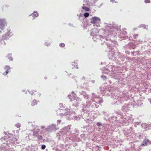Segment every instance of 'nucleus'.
Listing matches in <instances>:
<instances>
[{"label": "nucleus", "instance_id": "1", "mask_svg": "<svg viewBox=\"0 0 151 151\" xmlns=\"http://www.w3.org/2000/svg\"><path fill=\"white\" fill-rule=\"evenodd\" d=\"M91 98L90 100L86 102V104L83 103L79 105V102L81 101V99L78 97H74L73 101V105L75 106H79L81 110V114L89 115V113H87L88 111H90L91 108H97L99 106L97 104L103 102L102 99L99 97L95 93H92Z\"/></svg>", "mask_w": 151, "mask_h": 151}, {"label": "nucleus", "instance_id": "2", "mask_svg": "<svg viewBox=\"0 0 151 151\" xmlns=\"http://www.w3.org/2000/svg\"><path fill=\"white\" fill-rule=\"evenodd\" d=\"M71 129L70 126H68L65 127L59 133V136L62 137L63 138L66 137L70 139L73 141H78L84 137L85 135L84 134H81L80 136L81 139L78 137V131L75 130L76 133H72L70 132Z\"/></svg>", "mask_w": 151, "mask_h": 151}, {"label": "nucleus", "instance_id": "3", "mask_svg": "<svg viewBox=\"0 0 151 151\" xmlns=\"http://www.w3.org/2000/svg\"><path fill=\"white\" fill-rule=\"evenodd\" d=\"M60 108L56 109L55 111L56 114L58 115H59L62 116L68 114L70 115V114H74V112H71L70 111V109L66 108L62 104H60L59 105Z\"/></svg>", "mask_w": 151, "mask_h": 151}, {"label": "nucleus", "instance_id": "4", "mask_svg": "<svg viewBox=\"0 0 151 151\" xmlns=\"http://www.w3.org/2000/svg\"><path fill=\"white\" fill-rule=\"evenodd\" d=\"M111 98L114 99V104L117 105L122 104L125 101H127L128 98L126 93H125L120 96L119 95H116L114 93L112 95Z\"/></svg>", "mask_w": 151, "mask_h": 151}, {"label": "nucleus", "instance_id": "5", "mask_svg": "<svg viewBox=\"0 0 151 151\" xmlns=\"http://www.w3.org/2000/svg\"><path fill=\"white\" fill-rule=\"evenodd\" d=\"M104 25L105 26V29L104 30H105V34L106 35H114L115 34H117V31H119L120 30V28L113 27L111 24L107 25L106 23H104Z\"/></svg>", "mask_w": 151, "mask_h": 151}, {"label": "nucleus", "instance_id": "6", "mask_svg": "<svg viewBox=\"0 0 151 151\" xmlns=\"http://www.w3.org/2000/svg\"><path fill=\"white\" fill-rule=\"evenodd\" d=\"M5 137L6 138H8L6 142H8L9 141L10 143L13 144H15L16 145L19 143V142H18V138L19 137H18L15 136L12 134H10L9 136H7Z\"/></svg>", "mask_w": 151, "mask_h": 151}, {"label": "nucleus", "instance_id": "7", "mask_svg": "<svg viewBox=\"0 0 151 151\" xmlns=\"http://www.w3.org/2000/svg\"><path fill=\"white\" fill-rule=\"evenodd\" d=\"M101 91H102L105 95L109 96L110 93L113 92V88H108L106 87H103L102 86L100 87Z\"/></svg>", "mask_w": 151, "mask_h": 151}, {"label": "nucleus", "instance_id": "8", "mask_svg": "<svg viewBox=\"0 0 151 151\" xmlns=\"http://www.w3.org/2000/svg\"><path fill=\"white\" fill-rule=\"evenodd\" d=\"M12 35V33L10 32H8L5 35H3L2 37V39H0V47L1 45H5V42L4 41V40H7L9 39L10 36H11Z\"/></svg>", "mask_w": 151, "mask_h": 151}, {"label": "nucleus", "instance_id": "9", "mask_svg": "<svg viewBox=\"0 0 151 151\" xmlns=\"http://www.w3.org/2000/svg\"><path fill=\"white\" fill-rule=\"evenodd\" d=\"M9 148V146L7 144L3 143L1 145H0V151H10L8 150Z\"/></svg>", "mask_w": 151, "mask_h": 151}, {"label": "nucleus", "instance_id": "10", "mask_svg": "<svg viewBox=\"0 0 151 151\" xmlns=\"http://www.w3.org/2000/svg\"><path fill=\"white\" fill-rule=\"evenodd\" d=\"M6 25V19L5 18H0V28L3 30Z\"/></svg>", "mask_w": 151, "mask_h": 151}, {"label": "nucleus", "instance_id": "11", "mask_svg": "<svg viewBox=\"0 0 151 151\" xmlns=\"http://www.w3.org/2000/svg\"><path fill=\"white\" fill-rule=\"evenodd\" d=\"M101 22L100 19L97 17H94L91 19V23L92 24L99 23Z\"/></svg>", "mask_w": 151, "mask_h": 151}, {"label": "nucleus", "instance_id": "12", "mask_svg": "<svg viewBox=\"0 0 151 151\" xmlns=\"http://www.w3.org/2000/svg\"><path fill=\"white\" fill-rule=\"evenodd\" d=\"M56 128V125L52 124L48 126L47 128H45V129L48 132H51L54 130Z\"/></svg>", "mask_w": 151, "mask_h": 151}, {"label": "nucleus", "instance_id": "13", "mask_svg": "<svg viewBox=\"0 0 151 151\" xmlns=\"http://www.w3.org/2000/svg\"><path fill=\"white\" fill-rule=\"evenodd\" d=\"M39 131H38L36 132H35L33 134V135L35 137H37L38 139L42 140V137L41 135H39Z\"/></svg>", "mask_w": 151, "mask_h": 151}, {"label": "nucleus", "instance_id": "14", "mask_svg": "<svg viewBox=\"0 0 151 151\" xmlns=\"http://www.w3.org/2000/svg\"><path fill=\"white\" fill-rule=\"evenodd\" d=\"M129 105L124 104L122 108V111L124 112H127L129 109Z\"/></svg>", "mask_w": 151, "mask_h": 151}, {"label": "nucleus", "instance_id": "15", "mask_svg": "<svg viewBox=\"0 0 151 151\" xmlns=\"http://www.w3.org/2000/svg\"><path fill=\"white\" fill-rule=\"evenodd\" d=\"M89 5H88L87 4L83 3V6L82 7V8L83 10H85L86 11H89V9L88 7Z\"/></svg>", "mask_w": 151, "mask_h": 151}, {"label": "nucleus", "instance_id": "16", "mask_svg": "<svg viewBox=\"0 0 151 151\" xmlns=\"http://www.w3.org/2000/svg\"><path fill=\"white\" fill-rule=\"evenodd\" d=\"M126 30V29L124 28V32H123L122 33H120L119 36H120L121 37L124 38V37H125V36L127 35V32L125 31Z\"/></svg>", "mask_w": 151, "mask_h": 151}, {"label": "nucleus", "instance_id": "17", "mask_svg": "<svg viewBox=\"0 0 151 151\" xmlns=\"http://www.w3.org/2000/svg\"><path fill=\"white\" fill-rule=\"evenodd\" d=\"M80 94L81 95H82L84 97V98L86 99H88V96L86 94V93L85 91H82L80 92Z\"/></svg>", "mask_w": 151, "mask_h": 151}, {"label": "nucleus", "instance_id": "18", "mask_svg": "<svg viewBox=\"0 0 151 151\" xmlns=\"http://www.w3.org/2000/svg\"><path fill=\"white\" fill-rule=\"evenodd\" d=\"M111 76L113 78L117 79H118L119 77V74L117 73H112Z\"/></svg>", "mask_w": 151, "mask_h": 151}, {"label": "nucleus", "instance_id": "19", "mask_svg": "<svg viewBox=\"0 0 151 151\" xmlns=\"http://www.w3.org/2000/svg\"><path fill=\"white\" fill-rule=\"evenodd\" d=\"M4 69L6 70V73H3L4 75H5L8 73L9 72L8 70L10 69V67L9 65H6L4 67Z\"/></svg>", "mask_w": 151, "mask_h": 151}, {"label": "nucleus", "instance_id": "20", "mask_svg": "<svg viewBox=\"0 0 151 151\" xmlns=\"http://www.w3.org/2000/svg\"><path fill=\"white\" fill-rule=\"evenodd\" d=\"M102 37V36L101 35H95V36H93V39L94 41H96V39H98V40H99V39H100L101 41L102 40L101 38Z\"/></svg>", "mask_w": 151, "mask_h": 151}, {"label": "nucleus", "instance_id": "21", "mask_svg": "<svg viewBox=\"0 0 151 151\" xmlns=\"http://www.w3.org/2000/svg\"><path fill=\"white\" fill-rule=\"evenodd\" d=\"M150 143V141L147 139L144 140L142 144V145L143 146L144 145H147Z\"/></svg>", "mask_w": 151, "mask_h": 151}, {"label": "nucleus", "instance_id": "22", "mask_svg": "<svg viewBox=\"0 0 151 151\" xmlns=\"http://www.w3.org/2000/svg\"><path fill=\"white\" fill-rule=\"evenodd\" d=\"M38 16V14L37 11H34L32 13V17L33 19H34L35 17H37Z\"/></svg>", "mask_w": 151, "mask_h": 151}, {"label": "nucleus", "instance_id": "23", "mask_svg": "<svg viewBox=\"0 0 151 151\" xmlns=\"http://www.w3.org/2000/svg\"><path fill=\"white\" fill-rule=\"evenodd\" d=\"M31 147L28 146L26 148H23L22 150V151H31Z\"/></svg>", "mask_w": 151, "mask_h": 151}, {"label": "nucleus", "instance_id": "24", "mask_svg": "<svg viewBox=\"0 0 151 151\" xmlns=\"http://www.w3.org/2000/svg\"><path fill=\"white\" fill-rule=\"evenodd\" d=\"M132 130V127H130L129 129V131H130V132L129 131L128 132H125L124 133V135L126 136H130V135H129V134L131 133V131Z\"/></svg>", "mask_w": 151, "mask_h": 151}, {"label": "nucleus", "instance_id": "25", "mask_svg": "<svg viewBox=\"0 0 151 151\" xmlns=\"http://www.w3.org/2000/svg\"><path fill=\"white\" fill-rule=\"evenodd\" d=\"M80 118L78 116H73V117H71L70 118V119H75V120H79L80 119Z\"/></svg>", "mask_w": 151, "mask_h": 151}, {"label": "nucleus", "instance_id": "26", "mask_svg": "<svg viewBox=\"0 0 151 151\" xmlns=\"http://www.w3.org/2000/svg\"><path fill=\"white\" fill-rule=\"evenodd\" d=\"M34 99L31 102V105L32 106H34L37 104V102Z\"/></svg>", "mask_w": 151, "mask_h": 151}, {"label": "nucleus", "instance_id": "27", "mask_svg": "<svg viewBox=\"0 0 151 151\" xmlns=\"http://www.w3.org/2000/svg\"><path fill=\"white\" fill-rule=\"evenodd\" d=\"M12 55V53H9L7 55V57L8 58L9 60L10 61H13V58L11 57V56L10 57H9V56H11Z\"/></svg>", "mask_w": 151, "mask_h": 151}, {"label": "nucleus", "instance_id": "28", "mask_svg": "<svg viewBox=\"0 0 151 151\" xmlns=\"http://www.w3.org/2000/svg\"><path fill=\"white\" fill-rule=\"evenodd\" d=\"M139 27L140 28H143L144 29H147V26H146L144 24H141L139 26Z\"/></svg>", "mask_w": 151, "mask_h": 151}, {"label": "nucleus", "instance_id": "29", "mask_svg": "<svg viewBox=\"0 0 151 151\" xmlns=\"http://www.w3.org/2000/svg\"><path fill=\"white\" fill-rule=\"evenodd\" d=\"M106 44L108 46V48H109V49H111V50L112 47H111V46H110L111 44H110L109 43H108L107 42H106Z\"/></svg>", "mask_w": 151, "mask_h": 151}, {"label": "nucleus", "instance_id": "30", "mask_svg": "<svg viewBox=\"0 0 151 151\" xmlns=\"http://www.w3.org/2000/svg\"><path fill=\"white\" fill-rule=\"evenodd\" d=\"M89 15V14L88 12L85 13L84 14V16L86 18L88 17Z\"/></svg>", "mask_w": 151, "mask_h": 151}, {"label": "nucleus", "instance_id": "31", "mask_svg": "<svg viewBox=\"0 0 151 151\" xmlns=\"http://www.w3.org/2000/svg\"><path fill=\"white\" fill-rule=\"evenodd\" d=\"M141 137V135H139V137H138L137 136H136V134H134V133L133 134L132 137H134L135 138H137V137H138V138H139V137Z\"/></svg>", "mask_w": 151, "mask_h": 151}, {"label": "nucleus", "instance_id": "32", "mask_svg": "<svg viewBox=\"0 0 151 151\" xmlns=\"http://www.w3.org/2000/svg\"><path fill=\"white\" fill-rule=\"evenodd\" d=\"M15 126L17 128H19L21 126V124L19 123H17Z\"/></svg>", "mask_w": 151, "mask_h": 151}, {"label": "nucleus", "instance_id": "33", "mask_svg": "<svg viewBox=\"0 0 151 151\" xmlns=\"http://www.w3.org/2000/svg\"><path fill=\"white\" fill-rule=\"evenodd\" d=\"M96 124H97V126L99 127H101L102 125L101 123L100 122H98Z\"/></svg>", "mask_w": 151, "mask_h": 151}, {"label": "nucleus", "instance_id": "34", "mask_svg": "<svg viewBox=\"0 0 151 151\" xmlns=\"http://www.w3.org/2000/svg\"><path fill=\"white\" fill-rule=\"evenodd\" d=\"M147 124L145 123L144 124H142L141 126L143 128H145L147 127Z\"/></svg>", "mask_w": 151, "mask_h": 151}, {"label": "nucleus", "instance_id": "35", "mask_svg": "<svg viewBox=\"0 0 151 151\" xmlns=\"http://www.w3.org/2000/svg\"><path fill=\"white\" fill-rule=\"evenodd\" d=\"M85 121H86V122L88 123H90L92 122V121L91 120L89 119L88 118L86 119V120H85Z\"/></svg>", "mask_w": 151, "mask_h": 151}, {"label": "nucleus", "instance_id": "36", "mask_svg": "<svg viewBox=\"0 0 151 151\" xmlns=\"http://www.w3.org/2000/svg\"><path fill=\"white\" fill-rule=\"evenodd\" d=\"M101 78L104 80L107 79L106 76L104 75L101 76Z\"/></svg>", "mask_w": 151, "mask_h": 151}, {"label": "nucleus", "instance_id": "37", "mask_svg": "<svg viewBox=\"0 0 151 151\" xmlns=\"http://www.w3.org/2000/svg\"><path fill=\"white\" fill-rule=\"evenodd\" d=\"M88 0H84L83 1V3L86 4H87L88 5Z\"/></svg>", "mask_w": 151, "mask_h": 151}, {"label": "nucleus", "instance_id": "38", "mask_svg": "<svg viewBox=\"0 0 151 151\" xmlns=\"http://www.w3.org/2000/svg\"><path fill=\"white\" fill-rule=\"evenodd\" d=\"M140 122H136L134 124V126L136 127L137 125H139L140 124Z\"/></svg>", "mask_w": 151, "mask_h": 151}, {"label": "nucleus", "instance_id": "39", "mask_svg": "<svg viewBox=\"0 0 151 151\" xmlns=\"http://www.w3.org/2000/svg\"><path fill=\"white\" fill-rule=\"evenodd\" d=\"M46 147V146L45 145H42L41 146V149L42 150H44Z\"/></svg>", "mask_w": 151, "mask_h": 151}, {"label": "nucleus", "instance_id": "40", "mask_svg": "<svg viewBox=\"0 0 151 151\" xmlns=\"http://www.w3.org/2000/svg\"><path fill=\"white\" fill-rule=\"evenodd\" d=\"M59 46L60 47H64L65 46V44L63 43H60Z\"/></svg>", "mask_w": 151, "mask_h": 151}, {"label": "nucleus", "instance_id": "41", "mask_svg": "<svg viewBox=\"0 0 151 151\" xmlns=\"http://www.w3.org/2000/svg\"><path fill=\"white\" fill-rule=\"evenodd\" d=\"M45 45L47 46H49L50 45V43L49 42H46L45 43Z\"/></svg>", "mask_w": 151, "mask_h": 151}, {"label": "nucleus", "instance_id": "42", "mask_svg": "<svg viewBox=\"0 0 151 151\" xmlns=\"http://www.w3.org/2000/svg\"><path fill=\"white\" fill-rule=\"evenodd\" d=\"M145 3H150V0H145Z\"/></svg>", "mask_w": 151, "mask_h": 151}, {"label": "nucleus", "instance_id": "43", "mask_svg": "<svg viewBox=\"0 0 151 151\" xmlns=\"http://www.w3.org/2000/svg\"><path fill=\"white\" fill-rule=\"evenodd\" d=\"M61 121L60 120H58L57 121V123L58 124H59L61 122Z\"/></svg>", "mask_w": 151, "mask_h": 151}, {"label": "nucleus", "instance_id": "44", "mask_svg": "<svg viewBox=\"0 0 151 151\" xmlns=\"http://www.w3.org/2000/svg\"><path fill=\"white\" fill-rule=\"evenodd\" d=\"M28 92H29V93H30L31 95H33L34 93L32 92H32L29 91H28Z\"/></svg>", "mask_w": 151, "mask_h": 151}, {"label": "nucleus", "instance_id": "45", "mask_svg": "<svg viewBox=\"0 0 151 151\" xmlns=\"http://www.w3.org/2000/svg\"><path fill=\"white\" fill-rule=\"evenodd\" d=\"M137 37H138V35H137V34L134 35V37L135 38H136Z\"/></svg>", "mask_w": 151, "mask_h": 151}, {"label": "nucleus", "instance_id": "46", "mask_svg": "<svg viewBox=\"0 0 151 151\" xmlns=\"http://www.w3.org/2000/svg\"><path fill=\"white\" fill-rule=\"evenodd\" d=\"M4 139V140H5V139H6V138H1V141H3V139Z\"/></svg>", "mask_w": 151, "mask_h": 151}, {"label": "nucleus", "instance_id": "47", "mask_svg": "<svg viewBox=\"0 0 151 151\" xmlns=\"http://www.w3.org/2000/svg\"><path fill=\"white\" fill-rule=\"evenodd\" d=\"M44 128H45V127L43 126H42L40 127V128L41 129H43Z\"/></svg>", "mask_w": 151, "mask_h": 151}, {"label": "nucleus", "instance_id": "48", "mask_svg": "<svg viewBox=\"0 0 151 151\" xmlns=\"http://www.w3.org/2000/svg\"><path fill=\"white\" fill-rule=\"evenodd\" d=\"M105 40H106V41H108V40H109H109H109V39L108 40V39L107 38V37H106V38H105Z\"/></svg>", "mask_w": 151, "mask_h": 151}, {"label": "nucleus", "instance_id": "49", "mask_svg": "<svg viewBox=\"0 0 151 151\" xmlns=\"http://www.w3.org/2000/svg\"><path fill=\"white\" fill-rule=\"evenodd\" d=\"M75 65H76V63L75 62L73 63L72 64V65H73L74 66H75Z\"/></svg>", "mask_w": 151, "mask_h": 151}, {"label": "nucleus", "instance_id": "50", "mask_svg": "<svg viewBox=\"0 0 151 151\" xmlns=\"http://www.w3.org/2000/svg\"><path fill=\"white\" fill-rule=\"evenodd\" d=\"M68 96V97H69V99H71V100H70V101H72V99H70V96Z\"/></svg>", "mask_w": 151, "mask_h": 151}, {"label": "nucleus", "instance_id": "51", "mask_svg": "<svg viewBox=\"0 0 151 151\" xmlns=\"http://www.w3.org/2000/svg\"><path fill=\"white\" fill-rule=\"evenodd\" d=\"M120 58L121 59V60H122L123 59V58Z\"/></svg>", "mask_w": 151, "mask_h": 151}, {"label": "nucleus", "instance_id": "52", "mask_svg": "<svg viewBox=\"0 0 151 151\" xmlns=\"http://www.w3.org/2000/svg\"><path fill=\"white\" fill-rule=\"evenodd\" d=\"M110 1L111 2H113L114 1V0H110Z\"/></svg>", "mask_w": 151, "mask_h": 151}, {"label": "nucleus", "instance_id": "53", "mask_svg": "<svg viewBox=\"0 0 151 151\" xmlns=\"http://www.w3.org/2000/svg\"><path fill=\"white\" fill-rule=\"evenodd\" d=\"M109 82L110 83H111V81H109Z\"/></svg>", "mask_w": 151, "mask_h": 151}, {"label": "nucleus", "instance_id": "54", "mask_svg": "<svg viewBox=\"0 0 151 151\" xmlns=\"http://www.w3.org/2000/svg\"><path fill=\"white\" fill-rule=\"evenodd\" d=\"M38 95H39V96H40L41 95V94L40 93H39Z\"/></svg>", "mask_w": 151, "mask_h": 151}, {"label": "nucleus", "instance_id": "55", "mask_svg": "<svg viewBox=\"0 0 151 151\" xmlns=\"http://www.w3.org/2000/svg\"><path fill=\"white\" fill-rule=\"evenodd\" d=\"M7 133V132H5V134L6 135H7V134H6Z\"/></svg>", "mask_w": 151, "mask_h": 151}, {"label": "nucleus", "instance_id": "56", "mask_svg": "<svg viewBox=\"0 0 151 151\" xmlns=\"http://www.w3.org/2000/svg\"><path fill=\"white\" fill-rule=\"evenodd\" d=\"M44 78H45V79H47V78L46 77H44Z\"/></svg>", "mask_w": 151, "mask_h": 151}, {"label": "nucleus", "instance_id": "57", "mask_svg": "<svg viewBox=\"0 0 151 151\" xmlns=\"http://www.w3.org/2000/svg\"><path fill=\"white\" fill-rule=\"evenodd\" d=\"M76 68H77V67H76ZM77 68L78 69V67H77Z\"/></svg>", "mask_w": 151, "mask_h": 151}, {"label": "nucleus", "instance_id": "58", "mask_svg": "<svg viewBox=\"0 0 151 151\" xmlns=\"http://www.w3.org/2000/svg\"><path fill=\"white\" fill-rule=\"evenodd\" d=\"M11 56H9V57H10Z\"/></svg>", "mask_w": 151, "mask_h": 151}, {"label": "nucleus", "instance_id": "59", "mask_svg": "<svg viewBox=\"0 0 151 151\" xmlns=\"http://www.w3.org/2000/svg\"><path fill=\"white\" fill-rule=\"evenodd\" d=\"M108 70H109V71H110V70H109V69H108Z\"/></svg>", "mask_w": 151, "mask_h": 151}, {"label": "nucleus", "instance_id": "60", "mask_svg": "<svg viewBox=\"0 0 151 151\" xmlns=\"http://www.w3.org/2000/svg\"><path fill=\"white\" fill-rule=\"evenodd\" d=\"M109 51H110V50H109Z\"/></svg>", "mask_w": 151, "mask_h": 151}, {"label": "nucleus", "instance_id": "61", "mask_svg": "<svg viewBox=\"0 0 151 151\" xmlns=\"http://www.w3.org/2000/svg\"><path fill=\"white\" fill-rule=\"evenodd\" d=\"M1 32V31H0V32Z\"/></svg>", "mask_w": 151, "mask_h": 151}]
</instances>
